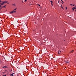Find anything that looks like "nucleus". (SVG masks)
<instances>
[{
	"instance_id": "f257e3e1",
	"label": "nucleus",
	"mask_w": 76,
	"mask_h": 76,
	"mask_svg": "<svg viewBox=\"0 0 76 76\" xmlns=\"http://www.w3.org/2000/svg\"><path fill=\"white\" fill-rule=\"evenodd\" d=\"M16 12V11H14V10H13V11L10 12V13H11V14H12L13 13H15V12Z\"/></svg>"
},
{
	"instance_id": "f03ea898",
	"label": "nucleus",
	"mask_w": 76,
	"mask_h": 76,
	"mask_svg": "<svg viewBox=\"0 0 76 76\" xmlns=\"http://www.w3.org/2000/svg\"><path fill=\"white\" fill-rule=\"evenodd\" d=\"M69 61H67V60H66V61H65V62L66 63H67V64H68L69 62Z\"/></svg>"
},
{
	"instance_id": "7ed1b4c3",
	"label": "nucleus",
	"mask_w": 76,
	"mask_h": 76,
	"mask_svg": "<svg viewBox=\"0 0 76 76\" xmlns=\"http://www.w3.org/2000/svg\"><path fill=\"white\" fill-rule=\"evenodd\" d=\"M7 1H4L3 2H4V4L5 3H7Z\"/></svg>"
},
{
	"instance_id": "20e7f679",
	"label": "nucleus",
	"mask_w": 76,
	"mask_h": 76,
	"mask_svg": "<svg viewBox=\"0 0 76 76\" xmlns=\"http://www.w3.org/2000/svg\"><path fill=\"white\" fill-rule=\"evenodd\" d=\"M61 52V51H58V54H60V53Z\"/></svg>"
},
{
	"instance_id": "39448f33",
	"label": "nucleus",
	"mask_w": 76,
	"mask_h": 76,
	"mask_svg": "<svg viewBox=\"0 0 76 76\" xmlns=\"http://www.w3.org/2000/svg\"><path fill=\"white\" fill-rule=\"evenodd\" d=\"M2 3H3L1 4V5H3L4 4V2H2Z\"/></svg>"
},
{
	"instance_id": "423d86ee",
	"label": "nucleus",
	"mask_w": 76,
	"mask_h": 76,
	"mask_svg": "<svg viewBox=\"0 0 76 76\" xmlns=\"http://www.w3.org/2000/svg\"><path fill=\"white\" fill-rule=\"evenodd\" d=\"M14 74V73H12V74H11V76H13V75Z\"/></svg>"
},
{
	"instance_id": "0eeeda50",
	"label": "nucleus",
	"mask_w": 76,
	"mask_h": 76,
	"mask_svg": "<svg viewBox=\"0 0 76 76\" xmlns=\"http://www.w3.org/2000/svg\"><path fill=\"white\" fill-rule=\"evenodd\" d=\"M74 51V50H72V51H71L70 53H72Z\"/></svg>"
},
{
	"instance_id": "6e6552de",
	"label": "nucleus",
	"mask_w": 76,
	"mask_h": 76,
	"mask_svg": "<svg viewBox=\"0 0 76 76\" xmlns=\"http://www.w3.org/2000/svg\"><path fill=\"white\" fill-rule=\"evenodd\" d=\"M50 2H51V3L52 4L53 3V1H50Z\"/></svg>"
},
{
	"instance_id": "1a4fd4ad",
	"label": "nucleus",
	"mask_w": 76,
	"mask_h": 76,
	"mask_svg": "<svg viewBox=\"0 0 76 76\" xmlns=\"http://www.w3.org/2000/svg\"><path fill=\"white\" fill-rule=\"evenodd\" d=\"M15 4H12V5H14V6H15Z\"/></svg>"
},
{
	"instance_id": "9d476101",
	"label": "nucleus",
	"mask_w": 76,
	"mask_h": 76,
	"mask_svg": "<svg viewBox=\"0 0 76 76\" xmlns=\"http://www.w3.org/2000/svg\"><path fill=\"white\" fill-rule=\"evenodd\" d=\"M73 11H74V8H72Z\"/></svg>"
},
{
	"instance_id": "9b49d317",
	"label": "nucleus",
	"mask_w": 76,
	"mask_h": 76,
	"mask_svg": "<svg viewBox=\"0 0 76 76\" xmlns=\"http://www.w3.org/2000/svg\"><path fill=\"white\" fill-rule=\"evenodd\" d=\"M70 5H71V6H73V4H70Z\"/></svg>"
},
{
	"instance_id": "f8f14e48",
	"label": "nucleus",
	"mask_w": 76,
	"mask_h": 76,
	"mask_svg": "<svg viewBox=\"0 0 76 76\" xmlns=\"http://www.w3.org/2000/svg\"><path fill=\"white\" fill-rule=\"evenodd\" d=\"M73 8H74L75 9H76V8L73 7Z\"/></svg>"
},
{
	"instance_id": "ddd939ff",
	"label": "nucleus",
	"mask_w": 76,
	"mask_h": 76,
	"mask_svg": "<svg viewBox=\"0 0 76 76\" xmlns=\"http://www.w3.org/2000/svg\"><path fill=\"white\" fill-rule=\"evenodd\" d=\"M6 6V5L4 6V7L5 8V6Z\"/></svg>"
},
{
	"instance_id": "4468645a",
	"label": "nucleus",
	"mask_w": 76,
	"mask_h": 76,
	"mask_svg": "<svg viewBox=\"0 0 76 76\" xmlns=\"http://www.w3.org/2000/svg\"><path fill=\"white\" fill-rule=\"evenodd\" d=\"M16 9H14V10H16Z\"/></svg>"
},
{
	"instance_id": "2eb2a0df",
	"label": "nucleus",
	"mask_w": 76,
	"mask_h": 76,
	"mask_svg": "<svg viewBox=\"0 0 76 76\" xmlns=\"http://www.w3.org/2000/svg\"><path fill=\"white\" fill-rule=\"evenodd\" d=\"M37 5H38L39 6H40V5L39 4H37Z\"/></svg>"
},
{
	"instance_id": "dca6fc26",
	"label": "nucleus",
	"mask_w": 76,
	"mask_h": 76,
	"mask_svg": "<svg viewBox=\"0 0 76 76\" xmlns=\"http://www.w3.org/2000/svg\"><path fill=\"white\" fill-rule=\"evenodd\" d=\"M67 7H66V10H67Z\"/></svg>"
},
{
	"instance_id": "f3484780",
	"label": "nucleus",
	"mask_w": 76,
	"mask_h": 76,
	"mask_svg": "<svg viewBox=\"0 0 76 76\" xmlns=\"http://www.w3.org/2000/svg\"><path fill=\"white\" fill-rule=\"evenodd\" d=\"M5 67H6V66H4V67H3V68H5Z\"/></svg>"
},
{
	"instance_id": "a211bd4d",
	"label": "nucleus",
	"mask_w": 76,
	"mask_h": 76,
	"mask_svg": "<svg viewBox=\"0 0 76 76\" xmlns=\"http://www.w3.org/2000/svg\"><path fill=\"white\" fill-rule=\"evenodd\" d=\"M51 5H52V6H53V4L52 3H51Z\"/></svg>"
},
{
	"instance_id": "6ab92c4d",
	"label": "nucleus",
	"mask_w": 76,
	"mask_h": 76,
	"mask_svg": "<svg viewBox=\"0 0 76 76\" xmlns=\"http://www.w3.org/2000/svg\"><path fill=\"white\" fill-rule=\"evenodd\" d=\"M3 76H6V75H3Z\"/></svg>"
},
{
	"instance_id": "aec40b11",
	"label": "nucleus",
	"mask_w": 76,
	"mask_h": 76,
	"mask_svg": "<svg viewBox=\"0 0 76 76\" xmlns=\"http://www.w3.org/2000/svg\"><path fill=\"white\" fill-rule=\"evenodd\" d=\"M1 5H0V8H1Z\"/></svg>"
},
{
	"instance_id": "412c9836",
	"label": "nucleus",
	"mask_w": 76,
	"mask_h": 76,
	"mask_svg": "<svg viewBox=\"0 0 76 76\" xmlns=\"http://www.w3.org/2000/svg\"><path fill=\"white\" fill-rule=\"evenodd\" d=\"M27 1V0H25V1L26 2Z\"/></svg>"
},
{
	"instance_id": "4be33fe9",
	"label": "nucleus",
	"mask_w": 76,
	"mask_h": 76,
	"mask_svg": "<svg viewBox=\"0 0 76 76\" xmlns=\"http://www.w3.org/2000/svg\"><path fill=\"white\" fill-rule=\"evenodd\" d=\"M62 3H64V2H63V1H62Z\"/></svg>"
},
{
	"instance_id": "5701e85b",
	"label": "nucleus",
	"mask_w": 76,
	"mask_h": 76,
	"mask_svg": "<svg viewBox=\"0 0 76 76\" xmlns=\"http://www.w3.org/2000/svg\"><path fill=\"white\" fill-rule=\"evenodd\" d=\"M1 2V0H0V2Z\"/></svg>"
},
{
	"instance_id": "b1692460",
	"label": "nucleus",
	"mask_w": 76,
	"mask_h": 76,
	"mask_svg": "<svg viewBox=\"0 0 76 76\" xmlns=\"http://www.w3.org/2000/svg\"><path fill=\"white\" fill-rule=\"evenodd\" d=\"M22 2H23V1H22Z\"/></svg>"
},
{
	"instance_id": "393cba45",
	"label": "nucleus",
	"mask_w": 76,
	"mask_h": 76,
	"mask_svg": "<svg viewBox=\"0 0 76 76\" xmlns=\"http://www.w3.org/2000/svg\"><path fill=\"white\" fill-rule=\"evenodd\" d=\"M59 1H58V3H59Z\"/></svg>"
},
{
	"instance_id": "a878e982",
	"label": "nucleus",
	"mask_w": 76,
	"mask_h": 76,
	"mask_svg": "<svg viewBox=\"0 0 76 76\" xmlns=\"http://www.w3.org/2000/svg\"><path fill=\"white\" fill-rule=\"evenodd\" d=\"M5 67V68H6L7 67L6 66V67Z\"/></svg>"
},
{
	"instance_id": "bb28decb",
	"label": "nucleus",
	"mask_w": 76,
	"mask_h": 76,
	"mask_svg": "<svg viewBox=\"0 0 76 76\" xmlns=\"http://www.w3.org/2000/svg\"><path fill=\"white\" fill-rule=\"evenodd\" d=\"M61 1H63L62 0H61Z\"/></svg>"
},
{
	"instance_id": "cd10ccee",
	"label": "nucleus",
	"mask_w": 76,
	"mask_h": 76,
	"mask_svg": "<svg viewBox=\"0 0 76 76\" xmlns=\"http://www.w3.org/2000/svg\"><path fill=\"white\" fill-rule=\"evenodd\" d=\"M9 4V2H8V4Z\"/></svg>"
},
{
	"instance_id": "c85d7f7f",
	"label": "nucleus",
	"mask_w": 76,
	"mask_h": 76,
	"mask_svg": "<svg viewBox=\"0 0 76 76\" xmlns=\"http://www.w3.org/2000/svg\"><path fill=\"white\" fill-rule=\"evenodd\" d=\"M72 6H75V5H73Z\"/></svg>"
},
{
	"instance_id": "c756f323",
	"label": "nucleus",
	"mask_w": 76,
	"mask_h": 76,
	"mask_svg": "<svg viewBox=\"0 0 76 76\" xmlns=\"http://www.w3.org/2000/svg\"><path fill=\"white\" fill-rule=\"evenodd\" d=\"M75 7H76V6H75Z\"/></svg>"
},
{
	"instance_id": "7c9ffc66",
	"label": "nucleus",
	"mask_w": 76,
	"mask_h": 76,
	"mask_svg": "<svg viewBox=\"0 0 76 76\" xmlns=\"http://www.w3.org/2000/svg\"><path fill=\"white\" fill-rule=\"evenodd\" d=\"M0 4H1V2H0Z\"/></svg>"
},
{
	"instance_id": "2f4dec72",
	"label": "nucleus",
	"mask_w": 76,
	"mask_h": 76,
	"mask_svg": "<svg viewBox=\"0 0 76 76\" xmlns=\"http://www.w3.org/2000/svg\"><path fill=\"white\" fill-rule=\"evenodd\" d=\"M11 71H12V70L10 71V72H11Z\"/></svg>"
},
{
	"instance_id": "473e14b6",
	"label": "nucleus",
	"mask_w": 76,
	"mask_h": 76,
	"mask_svg": "<svg viewBox=\"0 0 76 76\" xmlns=\"http://www.w3.org/2000/svg\"><path fill=\"white\" fill-rule=\"evenodd\" d=\"M5 71H7V70H5Z\"/></svg>"
},
{
	"instance_id": "72a5a7b5",
	"label": "nucleus",
	"mask_w": 76,
	"mask_h": 76,
	"mask_svg": "<svg viewBox=\"0 0 76 76\" xmlns=\"http://www.w3.org/2000/svg\"><path fill=\"white\" fill-rule=\"evenodd\" d=\"M75 12H76V10H75Z\"/></svg>"
},
{
	"instance_id": "f704fd0d",
	"label": "nucleus",
	"mask_w": 76,
	"mask_h": 76,
	"mask_svg": "<svg viewBox=\"0 0 76 76\" xmlns=\"http://www.w3.org/2000/svg\"><path fill=\"white\" fill-rule=\"evenodd\" d=\"M75 20H76V19H75Z\"/></svg>"
}]
</instances>
